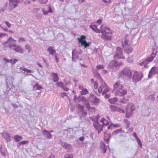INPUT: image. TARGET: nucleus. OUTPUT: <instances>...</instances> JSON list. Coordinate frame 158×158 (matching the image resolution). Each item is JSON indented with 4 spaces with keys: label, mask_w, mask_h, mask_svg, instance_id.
<instances>
[{
    "label": "nucleus",
    "mask_w": 158,
    "mask_h": 158,
    "mask_svg": "<svg viewBox=\"0 0 158 158\" xmlns=\"http://www.w3.org/2000/svg\"><path fill=\"white\" fill-rule=\"evenodd\" d=\"M124 86L121 84L119 81H117L114 85L113 90H116L115 96H123L127 94V91L126 89H123Z\"/></svg>",
    "instance_id": "1"
},
{
    "label": "nucleus",
    "mask_w": 158,
    "mask_h": 158,
    "mask_svg": "<svg viewBox=\"0 0 158 158\" xmlns=\"http://www.w3.org/2000/svg\"><path fill=\"white\" fill-rule=\"evenodd\" d=\"M100 32L102 34L101 36L102 38L106 40H109L111 39L112 33L110 31V29L109 28L103 27V25H102L100 27Z\"/></svg>",
    "instance_id": "2"
},
{
    "label": "nucleus",
    "mask_w": 158,
    "mask_h": 158,
    "mask_svg": "<svg viewBox=\"0 0 158 158\" xmlns=\"http://www.w3.org/2000/svg\"><path fill=\"white\" fill-rule=\"evenodd\" d=\"M100 122L102 123V124H100L98 123L97 120V122L93 124L94 127L98 130V134L102 131V127L103 126H107L109 124V122L104 118H102L101 119Z\"/></svg>",
    "instance_id": "3"
},
{
    "label": "nucleus",
    "mask_w": 158,
    "mask_h": 158,
    "mask_svg": "<svg viewBox=\"0 0 158 158\" xmlns=\"http://www.w3.org/2000/svg\"><path fill=\"white\" fill-rule=\"evenodd\" d=\"M133 70L130 69L128 68H125L119 74V78H131L133 73Z\"/></svg>",
    "instance_id": "4"
},
{
    "label": "nucleus",
    "mask_w": 158,
    "mask_h": 158,
    "mask_svg": "<svg viewBox=\"0 0 158 158\" xmlns=\"http://www.w3.org/2000/svg\"><path fill=\"white\" fill-rule=\"evenodd\" d=\"M135 107L133 104L130 103L128 104L126 107V118L131 117L133 115L132 112L135 110Z\"/></svg>",
    "instance_id": "5"
},
{
    "label": "nucleus",
    "mask_w": 158,
    "mask_h": 158,
    "mask_svg": "<svg viewBox=\"0 0 158 158\" xmlns=\"http://www.w3.org/2000/svg\"><path fill=\"white\" fill-rule=\"evenodd\" d=\"M16 41L13 38L10 37L7 40L3 43V45L5 47H9L10 49L11 50L13 47L16 46V45L14 43Z\"/></svg>",
    "instance_id": "6"
},
{
    "label": "nucleus",
    "mask_w": 158,
    "mask_h": 158,
    "mask_svg": "<svg viewBox=\"0 0 158 158\" xmlns=\"http://www.w3.org/2000/svg\"><path fill=\"white\" fill-rule=\"evenodd\" d=\"M132 81L134 82H136L140 81L143 77V74L141 72L138 73L137 71H133Z\"/></svg>",
    "instance_id": "7"
},
{
    "label": "nucleus",
    "mask_w": 158,
    "mask_h": 158,
    "mask_svg": "<svg viewBox=\"0 0 158 158\" xmlns=\"http://www.w3.org/2000/svg\"><path fill=\"white\" fill-rule=\"evenodd\" d=\"M19 2V0H9L8 10L11 11L14 8L17 7Z\"/></svg>",
    "instance_id": "8"
},
{
    "label": "nucleus",
    "mask_w": 158,
    "mask_h": 158,
    "mask_svg": "<svg viewBox=\"0 0 158 158\" xmlns=\"http://www.w3.org/2000/svg\"><path fill=\"white\" fill-rule=\"evenodd\" d=\"M114 58L116 59H125V57L122 55V50L120 47H117V50L116 52V55L114 56Z\"/></svg>",
    "instance_id": "9"
},
{
    "label": "nucleus",
    "mask_w": 158,
    "mask_h": 158,
    "mask_svg": "<svg viewBox=\"0 0 158 158\" xmlns=\"http://www.w3.org/2000/svg\"><path fill=\"white\" fill-rule=\"evenodd\" d=\"M43 14L44 15H47L49 13H52V9L48 6H46L45 7L42 8Z\"/></svg>",
    "instance_id": "10"
},
{
    "label": "nucleus",
    "mask_w": 158,
    "mask_h": 158,
    "mask_svg": "<svg viewBox=\"0 0 158 158\" xmlns=\"http://www.w3.org/2000/svg\"><path fill=\"white\" fill-rule=\"evenodd\" d=\"M158 73V67H153L150 70L148 74L149 78H150L153 74Z\"/></svg>",
    "instance_id": "11"
},
{
    "label": "nucleus",
    "mask_w": 158,
    "mask_h": 158,
    "mask_svg": "<svg viewBox=\"0 0 158 158\" xmlns=\"http://www.w3.org/2000/svg\"><path fill=\"white\" fill-rule=\"evenodd\" d=\"M90 98L91 99V102L95 105H98L99 102V100L94 95H92L90 96Z\"/></svg>",
    "instance_id": "12"
},
{
    "label": "nucleus",
    "mask_w": 158,
    "mask_h": 158,
    "mask_svg": "<svg viewBox=\"0 0 158 158\" xmlns=\"http://www.w3.org/2000/svg\"><path fill=\"white\" fill-rule=\"evenodd\" d=\"M2 136L5 139L6 142H8L11 140L10 135L7 133L4 132L3 133Z\"/></svg>",
    "instance_id": "13"
},
{
    "label": "nucleus",
    "mask_w": 158,
    "mask_h": 158,
    "mask_svg": "<svg viewBox=\"0 0 158 158\" xmlns=\"http://www.w3.org/2000/svg\"><path fill=\"white\" fill-rule=\"evenodd\" d=\"M14 51L20 53H23V49L20 46L18 45H16L15 47H13L12 49Z\"/></svg>",
    "instance_id": "14"
},
{
    "label": "nucleus",
    "mask_w": 158,
    "mask_h": 158,
    "mask_svg": "<svg viewBox=\"0 0 158 158\" xmlns=\"http://www.w3.org/2000/svg\"><path fill=\"white\" fill-rule=\"evenodd\" d=\"M156 52L155 53H154V51L152 53V54L151 56L148 57L147 59L146 60L148 63L151 61H152L153 58L156 56Z\"/></svg>",
    "instance_id": "15"
},
{
    "label": "nucleus",
    "mask_w": 158,
    "mask_h": 158,
    "mask_svg": "<svg viewBox=\"0 0 158 158\" xmlns=\"http://www.w3.org/2000/svg\"><path fill=\"white\" fill-rule=\"evenodd\" d=\"M110 64H112L113 67H116L117 66H120L123 64V63L122 62H118L117 61L112 60L110 62Z\"/></svg>",
    "instance_id": "16"
},
{
    "label": "nucleus",
    "mask_w": 158,
    "mask_h": 158,
    "mask_svg": "<svg viewBox=\"0 0 158 158\" xmlns=\"http://www.w3.org/2000/svg\"><path fill=\"white\" fill-rule=\"evenodd\" d=\"M90 27L94 31L98 33H100L101 31V29H98L97 26L96 24L92 25L90 26Z\"/></svg>",
    "instance_id": "17"
},
{
    "label": "nucleus",
    "mask_w": 158,
    "mask_h": 158,
    "mask_svg": "<svg viewBox=\"0 0 158 158\" xmlns=\"http://www.w3.org/2000/svg\"><path fill=\"white\" fill-rule=\"evenodd\" d=\"M43 134L48 139H51L52 137V135L47 130H44L43 132Z\"/></svg>",
    "instance_id": "18"
},
{
    "label": "nucleus",
    "mask_w": 158,
    "mask_h": 158,
    "mask_svg": "<svg viewBox=\"0 0 158 158\" xmlns=\"http://www.w3.org/2000/svg\"><path fill=\"white\" fill-rule=\"evenodd\" d=\"M52 76L53 77V80L54 82H57L59 80V78L57 73H52Z\"/></svg>",
    "instance_id": "19"
},
{
    "label": "nucleus",
    "mask_w": 158,
    "mask_h": 158,
    "mask_svg": "<svg viewBox=\"0 0 158 158\" xmlns=\"http://www.w3.org/2000/svg\"><path fill=\"white\" fill-rule=\"evenodd\" d=\"M100 148L103 153H104L106 152V148L105 145L102 141H101L100 142Z\"/></svg>",
    "instance_id": "20"
},
{
    "label": "nucleus",
    "mask_w": 158,
    "mask_h": 158,
    "mask_svg": "<svg viewBox=\"0 0 158 158\" xmlns=\"http://www.w3.org/2000/svg\"><path fill=\"white\" fill-rule=\"evenodd\" d=\"M48 51L49 52L50 54L52 55H55L56 54V50L53 48L52 47H50L48 48Z\"/></svg>",
    "instance_id": "21"
},
{
    "label": "nucleus",
    "mask_w": 158,
    "mask_h": 158,
    "mask_svg": "<svg viewBox=\"0 0 158 158\" xmlns=\"http://www.w3.org/2000/svg\"><path fill=\"white\" fill-rule=\"evenodd\" d=\"M150 113L151 111L149 110V109L147 108L143 111L142 114L144 116H148L150 115Z\"/></svg>",
    "instance_id": "22"
},
{
    "label": "nucleus",
    "mask_w": 158,
    "mask_h": 158,
    "mask_svg": "<svg viewBox=\"0 0 158 158\" xmlns=\"http://www.w3.org/2000/svg\"><path fill=\"white\" fill-rule=\"evenodd\" d=\"M123 48H124L125 51L128 54L131 52L133 51V48L131 47L126 46Z\"/></svg>",
    "instance_id": "23"
},
{
    "label": "nucleus",
    "mask_w": 158,
    "mask_h": 158,
    "mask_svg": "<svg viewBox=\"0 0 158 158\" xmlns=\"http://www.w3.org/2000/svg\"><path fill=\"white\" fill-rule=\"evenodd\" d=\"M68 132L67 135L68 136H72L74 134V131L72 128H69L66 130Z\"/></svg>",
    "instance_id": "24"
},
{
    "label": "nucleus",
    "mask_w": 158,
    "mask_h": 158,
    "mask_svg": "<svg viewBox=\"0 0 158 158\" xmlns=\"http://www.w3.org/2000/svg\"><path fill=\"white\" fill-rule=\"evenodd\" d=\"M148 64V63L147 62V61L146 60H143V61L140 63L139 64L141 66H143L145 68H148V65H147Z\"/></svg>",
    "instance_id": "25"
},
{
    "label": "nucleus",
    "mask_w": 158,
    "mask_h": 158,
    "mask_svg": "<svg viewBox=\"0 0 158 158\" xmlns=\"http://www.w3.org/2000/svg\"><path fill=\"white\" fill-rule=\"evenodd\" d=\"M14 139L15 141L17 142H18L20 141L21 140L23 139V137L20 135H15L14 136Z\"/></svg>",
    "instance_id": "26"
},
{
    "label": "nucleus",
    "mask_w": 158,
    "mask_h": 158,
    "mask_svg": "<svg viewBox=\"0 0 158 158\" xmlns=\"http://www.w3.org/2000/svg\"><path fill=\"white\" fill-rule=\"evenodd\" d=\"M85 38L86 36H85L82 35L81 36L80 38H77V40L79 41V42L81 43V44L82 42H83L84 41H85Z\"/></svg>",
    "instance_id": "27"
},
{
    "label": "nucleus",
    "mask_w": 158,
    "mask_h": 158,
    "mask_svg": "<svg viewBox=\"0 0 158 158\" xmlns=\"http://www.w3.org/2000/svg\"><path fill=\"white\" fill-rule=\"evenodd\" d=\"M82 101H84L85 102V104L86 106V107L89 110L90 109V106H89V102L87 100H86L85 98L83 97L82 98Z\"/></svg>",
    "instance_id": "28"
},
{
    "label": "nucleus",
    "mask_w": 158,
    "mask_h": 158,
    "mask_svg": "<svg viewBox=\"0 0 158 158\" xmlns=\"http://www.w3.org/2000/svg\"><path fill=\"white\" fill-rule=\"evenodd\" d=\"M110 138V134H107L106 132L104 134V139L106 141H108Z\"/></svg>",
    "instance_id": "29"
},
{
    "label": "nucleus",
    "mask_w": 158,
    "mask_h": 158,
    "mask_svg": "<svg viewBox=\"0 0 158 158\" xmlns=\"http://www.w3.org/2000/svg\"><path fill=\"white\" fill-rule=\"evenodd\" d=\"M118 99L116 98H111L109 99L108 100V101L111 103V104H114L115 102L117 101Z\"/></svg>",
    "instance_id": "30"
},
{
    "label": "nucleus",
    "mask_w": 158,
    "mask_h": 158,
    "mask_svg": "<svg viewBox=\"0 0 158 158\" xmlns=\"http://www.w3.org/2000/svg\"><path fill=\"white\" fill-rule=\"evenodd\" d=\"M90 44V42H87L85 40V41H84L83 42H82L81 45V46L84 45L85 48L89 46Z\"/></svg>",
    "instance_id": "31"
},
{
    "label": "nucleus",
    "mask_w": 158,
    "mask_h": 158,
    "mask_svg": "<svg viewBox=\"0 0 158 158\" xmlns=\"http://www.w3.org/2000/svg\"><path fill=\"white\" fill-rule=\"evenodd\" d=\"M110 108L111 110L113 111H118L119 110V108L112 105L110 106Z\"/></svg>",
    "instance_id": "32"
},
{
    "label": "nucleus",
    "mask_w": 158,
    "mask_h": 158,
    "mask_svg": "<svg viewBox=\"0 0 158 158\" xmlns=\"http://www.w3.org/2000/svg\"><path fill=\"white\" fill-rule=\"evenodd\" d=\"M129 42V40L127 39L126 37L125 38L124 43L123 44V48L125 47L126 46H128V44Z\"/></svg>",
    "instance_id": "33"
},
{
    "label": "nucleus",
    "mask_w": 158,
    "mask_h": 158,
    "mask_svg": "<svg viewBox=\"0 0 158 158\" xmlns=\"http://www.w3.org/2000/svg\"><path fill=\"white\" fill-rule=\"evenodd\" d=\"M81 95L86 94L88 93V91L86 89H82V90L80 91Z\"/></svg>",
    "instance_id": "34"
},
{
    "label": "nucleus",
    "mask_w": 158,
    "mask_h": 158,
    "mask_svg": "<svg viewBox=\"0 0 158 158\" xmlns=\"http://www.w3.org/2000/svg\"><path fill=\"white\" fill-rule=\"evenodd\" d=\"M119 127L120 125L119 124H111V125L108 127L107 129H110L112 127Z\"/></svg>",
    "instance_id": "35"
},
{
    "label": "nucleus",
    "mask_w": 158,
    "mask_h": 158,
    "mask_svg": "<svg viewBox=\"0 0 158 158\" xmlns=\"http://www.w3.org/2000/svg\"><path fill=\"white\" fill-rule=\"evenodd\" d=\"M124 121L126 124V127L127 128H128L130 126V122L127 119H125L124 120Z\"/></svg>",
    "instance_id": "36"
},
{
    "label": "nucleus",
    "mask_w": 158,
    "mask_h": 158,
    "mask_svg": "<svg viewBox=\"0 0 158 158\" xmlns=\"http://www.w3.org/2000/svg\"><path fill=\"white\" fill-rule=\"evenodd\" d=\"M119 102L121 103L125 104L128 102V99H125V98H123L120 99Z\"/></svg>",
    "instance_id": "37"
},
{
    "label": "nucleus",
    "mask_w": 158,
    "mask_h": 158,
    "mask_svg": "<svg viewBox=\"0 0 158 158\" xmlns=\"http://www.w3.org/2000/svg\"><path fill=\"white\" fill-rule=\"evenodd\" d=\"M64 143V144L63 145V147L65 149H67L70 147V144H68L67 143L65 142Z\"/></svg>",
    "instance_id": "38"
},
{
    "label": "nucleus",
    "mask_w": 158,
    "mask_h": 158,
    "mask_svg": "<svg viewBox=\"0 0 158 158\" xmlns=\"http://www.w3.org/2000/svg\"><path fill=\"white\" fill-rule=\"evenodd\" d=\"M122 130L121 129H118L114 130L113 132V134L117 135L119 133H121Z\"/></svg>",
    "instance_id": "39"
},
{
    "label": "nucleus",
    "mask_w": 158,
    "mask_h": 158,
    "mask_svg": "<svg viewBox=\"0 0 158 158\" xmlns=\"http://www.w3.org/2000/svg\"><path fill=\"white\" fill-rule=\"evenodd\" d=\"M8 3H6L3 7L0 10V12H3L6 9L7 7L8 6Z\"/></svg>",
    "instance_id": "40"
},
{
    "label": "nucleus",
    "mask_w": 158,
    "mask_h": 158,
    "mask_svg": "<svg viewBox=\"0 0 158 158\" xmlns=\"http://www.w3.org/2000/svg\"><path fill=\"white\" fill-rule=\"evenodd\" d=\"M56 85H57L58 86H59V87H60L61 88H62L64 85L63 83L61 82H59L57 83L56 84Z\"/></svg>",
    "instance_id": "41"
},
{
    "label": "nucleus",
    "mask_w": 158,
    "mask_h": 158,
    "mask_svg": "<svg viewBox=\"0 0 158 158\" xmlns=\"http://www.w3.org/2000/svg\"><path fill=\"white\" fill-rule=\"evenodd\" d=\"M35 87H36V89L38 90H40L42 88V87L39 85L37 83L35 84Z\"/></svg>",
    "instance_id": "42"
},
{
    "label": "nucleus",
    "mask_w": 158,
    "mask_h": 158,
    "mask_svg": "<svg viewBox=\"0 0 158 158\" xmlns=\"http://www.w3.org/2000/svg\"><path fill=\"white\" fill-rule=\"evenodd\" d=\"M136 140L138 144L140 145V147H142L141 142L138 137H137V138L136 139Z\"/></svg>",
    "instance_id": "43"
},
{
    "label": "nucleus",
    "mask_w": 158,
    "mask_h": 158,
    "mask_svg": "<svg viewBox=\"0 0 158 158\" xmlns=\"http://www.w3.org/2000/svg\"><path fill=\"white\" fill-rule=\"evenodd\" d=\"M77 106V108L80 109V110L81 111L82 110L84 109L83 106L80 104H78Z\"/></svg>",
    "instance_id": "44"
},
{
    "label": "nucleus",
    "mask_w": 158,
    "mask_h": 158,
    "mask_svg": "<svg viewBox=\"0 0 158 158\" xmlns=\"http://www.w3.org/2000/svg\"><path fill=\"white\" fill-rule=\"evenodd\" d=\"M65 158H73V156L72 155L67 154L65 155Z\"/></svg>",
    "instance_id": "45"
},
{
    "label": "nucleus",
    "mask_w": 158,
    "mask_h": 158,
    "mask_svg": "<svg viewBox=\"0 0 158 158\" xmlns=\"http://www.w3.org/2000/svg\"><path fill=\"white\" fill-rule=\"evenodd\" d=\"M4 22L8 28H10L11 27V24L9 22L6 21H5Z\"/></svg>",
    "instance_id": "46"
},
{
    "label": "nucleus",
    "mask_w": 158,
    "mask_h": 158,
    "mask_svg": "<svg viewBox=\"0 0 158 158\" xmlns=\"http://www.w3.org/2000/svg\"><path fill=\"white\" fill-rule=\"evenodd\" d=\"M17 61V60L16 59H10V63L12 64H15Z\"/></svg>",
    "instance_id": "47"
},
{
    "label": "nucleus",
    "mask_w": 158,
    "mask_h": 158,
    "mask_svg": "<svg viewBox=\"0 0 158 158\" xmlns=\"http://www.w3.org/2000/svg\"><path fill=\"white\" fill-rule=\"evenodd\" d=\"M109 91V90L107 88L106 89H105L102 93V94L104 95L105 94H106V93L108 92Z\"/></svg>",
    "instance_id": "48"
},
{
    "label": "nucleus",
    "mask_w": 158,
    "mask_h": 158,
    "mask_svg": "<svg viewBox=\"0 0 158 158\" xmlns=\"http://www.w3.org/2000/svg\"><path fill=\"white\" fill-rule=\"evenodd\" d=\"M25 41L26 40L24 38L22 37L19 38L18 40V41L19 42L22 41L25 42Z\"/></svg>",
    "instance_id": "49"
},
{
    "label": "nucleus",
    "mask_w": 158,
    "mask_h": 158,
    "mask_svg": "<svg viewBox=\"0 0 158 158\" xmlns=\"http://www.w3.org/2000/svg\"><path fill=\"white\" fill-rule=\"evenodd\" d=\"M97 68L98 69H103L104 68V67L102 65H98L97 66Z\"/></svg>",
    "instance_id": "50"
},
{
    "label": "nucleus",
    "mask_w": 158,
    "mask_h": 158,
    "mask_svg": "<svg viewBox=\"0 0 158 158\" xmlns=\"http://www.w3.org/2000/svg\"><path fill=\"white\" fill-rule=\"evenodd\" d=\"M3 60H4V61L6 63H8V62L10 63V60H9V59H7L5 58H4Z\"/></svg>",
    "instance_id": "51"
},
{
    "label": "nucleus",
    "mask_w": 158,
    "mask_h": 158,
    "mask_svg": "<svg viewBox=\"0 0 158 158\" xmlns=\"http://www.w3.org/2000/svg\"><path fill=\"white\" fill-rule=\"evenodd\" d=\"M102 19H101L100 18V19L98 20V21H96V23L97 24H98V25H99L102 23Z\"/></svg>",
    "instance_id": "52"
},
{
    "label": "nucleus",
    "mask_w": 158,
    "mask_h": 158,
    "mask_svg": "<svg viewBox=\"0 0 158 158\" xmlns=\"http://www.w3.org/2000/svg\"><path fill=\"white\" fill-rule=\"evenodd\" d=\"M74 52V50H73L72 52V60L73 61H75V59L74 58L75 55H74L73 54V52Z\"/></svg>",
    "instance_id": "53"
},
{
    "label": "nucleus",
    "mask_w": 158,
    "mask_h": 158,
    "mask_svg": "<svg viewBox=\"0 0 158 158\" xmlns=\"http://www.w3.org/2000/svg\"><path fill=\"white\" fill-rule=\"evenodd\" d=\"M11 105L14 108H17L18 107V106L17 105L14 103H12Z\"/></svg>",
    "instance_id": "54"
},
{
    "label": "nucleus",
    "mask_w": 158,
    "mask_h": 158,
    "mask_svg": "<svg viewBox=\"0 0 158 158\" xmlns=\"http://www.w3.org/2000/svg\"><path fill=\"white\" fill-rule=\"evenodd\" d=\"M21 145L24 144L28 143L27 141H23L20 142Z\"/></svg>",
    "instance_id": "55"
},
{
    "label": "nucleus",
    "mask_w": 158,
    "mask_h": 158,
    "mask_svg": "<svg viewBox=\"0 0 158 158\" xmlns=\"http://www.w3.org/2000/svg\"><path fill=\"white\" fill-rule=\"evenodd\" d=\"M64 90L66 91H68L69 89L65 87L64 85L63 86L62 88Z\"/></svg>",
    "instance_id": "56"
},
{
    "label": "nucleus",
    "mask_w": 158,
    "mask_h": 158,
    "mask_svg": "<svg viewBox=\"0 0 158 158\" xmlns=\"http://www.w3.org/2000/svg\"><path fill=\"white\" fill-rule=\"evenodd\" d=\"M25 48L28 50L29 52H30V47L28 45H26L25 46Z\"/></svg>",
    "instance_id": "57"
},
{
    "label": "nucleus",
    "mask_w": 158,
    "mask_h": 158,
    "mask_svg": "<svg viewBox=\"0 0 158 158\" xmlns=\"http://www.w3.org/2000/svg\"><path fill=\"white\" fill-rule=\"evenodd\" d=\"M102 91V88L101 87H99L98 89V91L99 93H101Z\"/></svg>",
    "instance_id": "58"
},
{
    "label": "nucleus",
    "mask_w": 158,
    "mask_h": 158,
    "mask_svg": "<svg viewBox=\"0 0 158 158\" xmlns=\"http://www.w3.org/2000/svg\"><path fill=\"white\" fill-rule=\"evenodd\" d=\"M94 86L95 89H97L98 87V83L96 82H95L94 84Z\"/></svg>",
    "instance_id": "59"
},
{
    "label": "nucleus",
    "mask_w": 158,
    "mask_h": 158,
    "mask_svg": "<svg viewBox=\"0 0 158 158\" xmlns=\"http://www.w3.org/2000/svg\"><path fill=\"white\" fill-rule=\"evenodd\" d=\"M103 2L106 3H109L110 2V0H102Z\"/></svg>",
    "instance_id": "60"
},
{
    "label": "nucleus",
    "mask_w": 158,
    "mask_h": 158,
    "mask_svg": "<svg viewBox=\"0 0 158 158\" xmlns=\"http://www.w3.org/2000/svg\"><path fill=\"white\" fill-rule=\"evenodd\" d=\"M0 27L3 30H4L5 31H8V30L7 28H4L2 27V26H0Z\"/></svg>",
    "instance_id": "61"
},
{
    "label": "nucleus",
    "mask_w": 158,
    "mask_h": 158,
    "mask_svg": "<svg viewBox=\"0 0 158 158\" xmlns=\"http://www.w3.org/2000/svg\"><path fill=\"white\" fill-rule=\"evenodd\" d=\"M118 111L120 112V113H124L125 112V110H123L119 108V110H118Z\"/></svg>",
    "instance_id": "62"
},
{
    "label": "nucleus",
    "mask_w": 158,
    "mask_h": 158,
    "mask_svg": "<svg viewBox=\"0 0 158 158\" xmlns=\"http://www.w3.org/2000/svg\"><path fill=\"white\" fill-rule=\"evenodd\" d=\"M40 10V9L38 8H35L33 9V11L34 12H36Z\"/></svg>",
    "instance_id": "63"
},
{
    "label": "nucleus",
    "mask_w": 158,
    "mask_h": 158,
    "mask_svg": "<svg viewBox=\"0 0 158 158\" xmlns=\"http://www.w3.org/2000/svg\"><path fill=\"white\" fill-rule=\"evenodd\" d=\"M79 139L80 141H82L84 139V137L83 136H82L79 138Z\"/></svg>",
    "instance_id": "64"
}]
</instances>
